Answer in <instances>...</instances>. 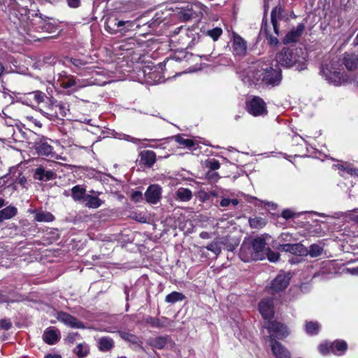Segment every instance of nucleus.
I'll use <instances>...</instances> for the list:
<instances>
[{
	"label": "nucleus",
	"instance_id": "7c9ffc66",
	"mask_svg": "<svg viewBox=\"0 0 358 358\" xmlns=\"http://www.w3.org/2000/svg\"><path fill=\"white\" fill-rule=\"evenodd\" d=\"M72 197L75 201L85 199V189L80 185H76L71 189Z\"/></svg>",
	"mask_w": 358,
	"mask_h": 358
},
{
	"label": "nucleus",
	"instance_id": "f03ea898",
	"mask_svg": "<svg viewBox=\"0 0 358 358\" xmlns=\"http://www.w3.org/2000/svg\"><path fill=\"white\" fill-rule=\"evenodd\" d=\"M266 243L263 238L257 237L252 241H244L241 247L240 257L243 262L262 260L266 258Z\"/></svg>",
	"mask_w": 358,
	"mask_h": 358
},
{
	"label": "nucleus",
	"instance_id": "393cba45",
	"mask_svg": "<svg viewBox=\"0 0 358 358\" xmlns=\"http://www.w3.org/2000/svg\"><path fill=\"white\" fill-rule=\"evenodd\" d=\"M99 349L102 352H107L114 347L113 340L108 336L101 337L99 339Z\"/></svg>",
	"mask_w": 358,
	"mask_h": 358
},
{
	"label": "nucleus",
	"instance_id": "13d9d810",
	"mask_svg": "<svg viewBox=\"0 0 358 358\" xmlns=\"http://www.w3.org/2000/svg\"><path fill=\"white\" fill-rule=\"evenodd\" d=\"M15 182L20 184L22 187H25V185L27 183V178L24 176L22 175V173H20L19 176L15 180Z\"/></svg>",
	"mask_w": 358,
	"mask_h": 358
},
{
	"label": "nucleus",
	"instance_id": "6e6d98bb",
	"mask_svg": "<svg viewBox=\"0 0 358 358\" xmlns=\"http://www.w3.org/2000/svg\"><path fill=\"white\" fill-rule=\"evenodd\" d=\"M67 5L72 8H77L81 5V0H66Z\"/></svg>",
	"mask_w": 358,
	"mask_h": 358
},
{
	"label": "nucleus",
	"instance_id": "9b49d317",
	"mask_svg": "<svg viewBox=\"0 0 358 358\" xmlns=\"http://www.w3.org/2000/svg\"><path fill=\"white\" fill-rule=\"evenodd\" d=\"M289 281V278L288 275L285 274H279L277 277L272 281L270 289L272 294L278 292L285 289Z\"/></svg>",
	"mask_w": 358,
	"mask_h": 358
},
{
	"label": "nucleus",
	"instance_id": "4468645a",
	"mask_svg": "<svg viewBox=\"0 0 358 358\" xmlns=\"http://www.w3.org/2000/svg\"><path fill=\"white\" fill-rule=\"evenodd\" d=\"M131 24H103L104 29L111 34L124 35Z\"/></svg>",
	"mask_w": 358,
	"mask_h": 358
},
{
	"label": "nucleus",
	"instance_id": "680f3d73",
	"mask_svg": "<svg viewBox=\"0 0 358 358\" xmlns=\"http://www.w3.org/2000/svg\"><path fill=\"white\" fill-rule=\"evenodd\" d=\"M231 205V199L227 198H223L220 201V206L222 207H227Z\"/></svg>",
	"mask_w": 358,
	"mask_h": 358
},
{
	"label": "nucleus",
	"instance_id": "864d4df0",
	"mask_svg": "<svg viewBox=\"0 0 358 358\" xmlns=\"http://www.w3.org/2000/svg\"><path fill=\"white\" fill-rule=\"evenodd\" d=\"M206 178L211 182H217L219 179V176L217 173L210 171L206 173Z\"/></svg>",
	"mask_w": 358,
	"mask_h": 358
},
{
	"label": "nucleus",
	"instance_id": "2eb2a0df",
	"mask_svg": "<svg viewBox=\"0 0 358 358\" xmlns=\"http://www.w3.org/2000/svg\"><path fill=\"white\" fill-rule=\"evenodd\" d=\"M271 22H278V21H289L294 17L292 14L289 15L285 13L280 6H276L271 11Z\"/></svg>",
	"mask_w": 358,
	"mask_h": 358
},
{
	"label": "nucleus",
	"instance_id": "a18cd8bd",
	"mask_svg": "<svg viewBox=\"0 0 358 358\" xmlns=\"http://www.w3.org/2000/svg\"><path fill=\"white\" fill-rule=\"evenodd\" d=\"M206 248L208 250L213 252L215 255H218L221 252V248L216 241L210 243Z\"/></svg>",
	"mask_w": 358,
	"mask_h": 358
},
{
	"label": "nucleus",
	"instance_id": "a878e982",
	"mask_svg": "<svg viewBox=\"0 0 358 358\" xmlns=\"http://www.w3.org/2000/svg\"><path fill=\"white\" fill-rule=\"evenodd\" d=\"M331 346L333 348L332 353L338 356L343 355L348 348V344L344 341H336L331 343Z\"/></svg>",
	"mask_w": 358,
	"mask_h": 358
},
{
	"label": "nucleus",
	"instance_id": "f3484780",
	"mask_svg": "<svg viewBox=\"0 0 358 358\" xmlns=\"http://www.w3.org/2000/svg\"><path fill=\"white\" fill-rule=\"evenodd\" d=\"M90 193L91 194H88L85 196L84 201L85 202V206L91 208H97L100 207L103 203V201L98 197V195H99L101 192L91 191Z\"/></svg>",
	"mask_w": 358,
	"mask_h": 358
},
{
	"label": "nucleus",
	"instance_id": "6ab92c4d",
	"mask_svg": "<svg viewBox=\"0 0 358 358\" xmlns=\"http://www.w3.org/2000/svg\"><path fill=\"white\" fill-rule=\"evenodd\" d=\"M304 30V26L300 24L296 29L289 31L282 40L283 43L288 44L298 41Z\"/></svg>",
	"mask_w": 358,
	"mask_h": 358
},
{
	"label": "nucleus",
	"instance_id": "f8f14e48",
	"mask_svg": "<svg viewBox=\"0 0 358 358\" xmlns=\"http://www.w3.org/2000/svg\"><path fill=\"white\" fill-rule=\"evenodd\" d=\"M36 150L37 152L41 155L47 157H52L56 159H62L59 155H55L52 152V147L48 143L46 140H41L36 144Z\"/></svg>",
	"mask_w": 358,
	"mask_h": 358
},
{
	"label": "nucleus",
	"instance_id": "ddd939ff",
	"mask_svg": "<svg viewBox=\"0 0 358 358\" xmlns=\"http://www.w3.org/2000/svg\"><path fill=\"white\" fill-rule=\"evenodd\" d=\"M55 177L56 173L54 171L47 170L42 166L37 167L34 171V178L40 181H48Z\"/></svg>",
	"mask_w": 358,
	"mask_h": 358
},
{
	"label": "nucleus",
	"instance_id": "7ed1b4c3",
	"mask_svg": "<svg viewBox=\"0 0 358 358\" xmlns=\"http://www.w3.org/2000/svg\"><path fill=\"white\" fill-rule=\"evenodd\" d=\"M277 62L285 67H292L296 64L302 66L306 61V54L301 48H283L276 56Z\"/></svg>",
	"mask_w": 358,
	"mask_h": 358
},
{
	"label": "nucleus",
	"instance_id": "a19ab883",
	"mask_svg": "<svg viewBox=\"0 0 358 358\" xmlns=\"http://www.w3.org/2000/svg\"><path fill=\"white\" fill-rule=\"evenodd\" d=\"M194 15L192 10L186 9L182 10L179 13V18L182 21H189L193 20V15Z\"/></svg>",
	"mask_w": 358,
	"mask_h": 358
},
{
	"label": "nucleus",
	"instance_id": "f257e3e1",
	"mask_svg": "<svg viewBox=\"0 0 358 358\" xmlns=\"http://www.w3.org/2000/svg\"><path fill=\"white\" fill-rule=\"evenodd\" d=\"M281 80L279 69L262 63H255L250 66L244 73L243 81L245 83L256 84L259 82L267 85H278Z\"/></svg>",
	"mask_w": 358,
	"mask_h": 358
},
{
	"label": "nucleus",
	"instance_id": "49530a36",
	"mask_svg": "<svg viewBox=\"0 0 358 358\" xmlns=\"http://www.w3.org/2000/svg\"><path fill=\"white\" fill-rule=\"evenodd\" d=\"M75 90L76 92L78 91V90L83 88V87H85L86 86H88L90 85V82L87 80H84V79H80V78H78V79H76L75 78Z\"/></svg>",
	"mask_w": 358,
	"mask_h": 358
},
{
	"label": "nucleus",
	"instance_id": "e2e57ef3",
	"mask_svg": "<svg viewBox=\"0 0 358 358\" xmlns=\"http://www.w3.org/2000/svg\"><path fill=\"white\" fill-rule=\"evenodd\" d=\"M29 120L35 126H36L38 127H42V124L38 120H37L36 119H34V117H29Z\"/></svg>",
	"mask_w": 358,
	"mask_h": 358
},
{
	"label": "nucleus",
	"instance_id": "423d86ee",
	"mask_svg": "<svg viewBox=\"0 0 358 358\" xmlns=\"http://www.w3.org/2000/svg\"><path fill=\"white\" fill-rule=\"evenodd\" d=\"M266 328L268 329L271 342L275 341V338L282 339L289 334L286 326L278 322H268Z\"/></svg>",
	"mask_w": 358,
	"mask_h": 358
},
{
	"label": "nucleus",
	"instance_id": "20e7f679",
	"mask_svg": "<svg viewBox=\"0 0 358 358\" xmlns=\"http://www.w3.org/2000/svg\"><path fill=\"white\" fill-rule=\"evenodd\" d=\"M320 73L325 77L327 80L333 83L334 85H340L346 82L343 74L334 67L330 68L328 66H322Z\"/></svg>",
	"mask_w": 358,
	"mask_h": 358
},
{
	"label": "nucleus",
	"instance_id": "09e8293b",
	"mask_svg": "<svg viewBox=\"0 0 358 358\" xmlns=\"http://www.w3.org/2000/svg\"><path fill=\"white\" fill-rule=\"evenodd\" d=\"M357 212H358V208L353 210H348L345 213V217L358 224V215H356Z\"/></svg>",
	"mask_w": 358,
	"mask_h": 358
},
{
	"label": "nucleus",
	"instance_id": "a211bd4d",
	"mask_svg": "<svg viewBox=\"0 0 358 358\" xmlns=\"http://www.w3.org/2000/svg\"><path fill=\"white\" fill-rule=\"evenodd\" d=\"M279 24H264V29L266 34V37L269 41V43L273 45H276L278 43V40L275 36H273L272 34V31H273L275 35H279Z\"/></svg>",
	"mask_w": 358,
	"mask_h": 358
},
{
	"label": "nucleus",
	"instance_id": "37998d69",
	"mask_svg": "<svg viewBox=\"0 0 358 358\" xmlns=\"http://www.w3.org/2000/svg\"><path fill=\"white\" fill-rule=\"evenodd\" d=\"M145 322L153 327L159 328L164 326V324L161 322L160 319L152 317H147L145 319Z\"/></svg>",
	"mask_w": 358,
	"mask_h": 358
},
{
	"label": "nucleus",
	"instance_id": "58836bf2",
	"mask_svg": "<svg viewBox=\"0 0 358 358\" xmlns=\"http://www.w3.org/2000/svg\"><path fill=\"white\" fill-rule=\"evenodd\" d=\"M150 344L153 348L162 349L166 344V338L164 337H157L151 340Z\"/></svg>",
	"mask_w": 358,
	"mask_h": 358
},
{
	"label": "nucleus",
	"instance_id": "e433bc0d",
	"mask_svg": "<svg viewBox=\"0 0 358 358\" xmlns=\"http://www.w3.org/2000/svg\"><path fill=\"white\" fill-rule=\"evenodd\" d=\"M323 247L319 244H312L308 250V254L312 257H317L323 252Z\"/></svg>",
	"mask_w": 358,
	"mask_h": 358
},
{
	"label": "nucleus",
	"instance_id": "b1692460",
	"mask_svg": "<svg viewBox=\"0 0 358 358\" xmlns=\"http://www.w3.org/2000/svg\"><path fill=\"white\" fill-rule=\"evenodd\" d=\"M280 249L285 252H289L294 255L301 254L303 252V246L301 244L286 243L280 245Z\"/></svg>",
	"mask_w": 358,
	"mask_h": 358
},
{
	"label": "nucleus",
	"instance_id": "4c0bfd02",
	"mask_svg": "<svg viewBox=\"0 0 358 358\" xmlns=\"http://www.w3.org/2000/svg\"><path fill=\"white\" fill-rule=\"evenodd\" d=\"M206 36H210L213 41H217L222 34V29L220 27H215L204 31Z\"/></svg>",
	"mask_w": 358,
	"mask_h": 358
},
{
	"label": "nucleus",
	"instance_id": "bb28decb",
	"mask_svg": "<svg viewBox=\"0 0 358 358\" xmlns=\"http://www.w3.org/2000/svg\"><path fill=\"white\" fill-rule=\"evenodd\" d=\"M39 27L43 31L52 34L50 36H44L45 38H54L60 32V29L57 24H42Z\"/></svg>",
	"mask_w": 358,
	"mask_h": 358
},
{
	"label": "nucleus",
	"instance_id": "412c9836",
	"mask_svg": "<svg viewBox=\"0 0 358 358\" xmlns=\"http://www.w3.org/2000/svg\"><path fill=\"white\" fill-rule=\"evenodd\" d=\"M343 64L346 69L352 71L358 68V55L355 53H345L343 57Z\"/></svg>",
	"mask_w": 358,
	"mask_h": 358
},
{
	"label": "nucleus",
	"instance_id": "5701e85b",
	"mask_svg": "<svg viewBox=\"0 0 358 358\" xmlns=\"http://www.w3.org/2000/svg\"><path fill=\"white\" fill-rule=\"evenodd\" d=\"M141 161L148 166H152L156 161V155L152 150H144L141 152Z\"/></svg>",
	"mask_w": 358,
	"mask_h": 358
},
{
	"label": "nucleus",
	"instance_id": "1a4fd4ad",
	"mask_svg": "<svg viewBox=\"0 0 358 358\" xmlns=\"http://www.w3.org/2000/svg\"><path fill=\"white\" fill-rule=\"evenodd\" d=\"M259 309L261 315L265 320H270L274 314L273 299H265L259 303Z\"/></svg>",
	"mask_w": 358,
	"mask_h": 358
},
{
	"label": "nucleus",
	"instance_id": "0eeeda50",
	"mask_svg": "<svg viewBox=\"0 0 358 358\" xmlns=\"http://www.w3.org/2000/svg\"><path fill=\"white\" fill-rule=\"evenodd\" d=\"M233 43L232 48L234 54L236 55L243 56L247 52L246 41L238 34L232 32Z\"/></svg>",
	"mask_w": 358,
	"mask_h": 358
},
{
	"label": "nucleus",
	"instance_id": "338daca9",
	"mask_svg": "<svg viewBox=\"0 0 358 358\" xmlns=\"http://www.w3.org/2000/svg\"><path fill=\"white\" fill-rule=\"evenodd\" d=\"M45 358H62V356L60 355H52V354H48L45 356Z\"/></svg>",
	"mask_w": 358,
	"mask_h": 358
},
{
	"label": "nucleus",
	"instance_id": "f704fd0d",
	"mask_svg": "<svg viewBox=\"0 0 358 358\" xmlns=\"http://www.w3.org/2000/svg\"><path fill=\"white\" fill-rule=\"evenodd\" d=\"M185 296L180 292H172L169 294L166 295L165 301L169 303H175L178 301H181L185 299Z\"/></svg>",
	"mask_w": 358,
	"mask_h": 358
},
{
	"label": "nucleus",
	"instance_id": "4d7b16f0",
	"mask_svg": "<svg viewBox=\"0 0 358 358\" xmlns=\"http://www.w3.org/2000/svg\"><path fill=\"white\" fill-rule=\"evenodd\" d=\"M71 62L75 66H77V67H83L87 64L86 62H85L80 59H77V58L71 59Z\"/></svg>",
	"mask_w": 358,
	"mask_h": 358
},
{
	"label": "nucleus",
	"instance_id": "dca6fc26",
	"mask_svg": "<svg viewBox=\"0 0 358 358\" xmlns=\"http://www.w3.org/2000/svg\"><path fill=\"white\" fill-rule=\"evenodd\" d=\"M271 351L276 358H292L289 351L278 341H272Z\"/></svg>",
	"mask_w": 358,
	"mask_h": 358
},
{
	"label": "nucleus",
	"instance_id": "2f4dec72",
	"mask_svg": "<svg viewBox=\"0 0 358 358\" xmlns=\"http://www.w3.org/2000/svg\"><path fill=\"white\" fill-rule=\"evenodd\" d=\"M249 224L252 228L261 229L266 226L267 220L262 217H255L249 219Z\"/></svg>",
	"mask_w": 358,
	"mask_h": 358
},
{
	"label": "nucleus",
	"instance_id": "8fccbe9b",
	"mask_svg": "<svg viewBox=\"0 0 358 358\" xmlns=\"http://www.w3.org/2000/svg\"><path fill=\"white\" fill-rule=\"evenodd\" d=\"M121 336L123 339L132 342V343H137V337L134 336V334L123 332L121 334Z\"/></svg>",
	"mask_w": 358,
	"mask_h": 358
},
{
	"label": "nucleus",
	"instance_id": "4be33fe9",
	"mask_svg": "<svg viewBox=\"0 0 358 358\" xmlns=\"http://www.w3.org/2000/svg\"><path fill=\"white\" fill-rule=\"evenodd\" d=\"M59 338L58 331L52 328L47 329L43 335V341L49 345L56 343L59 341Z\"/></svg>",
	"mask_w": 358,
	"mask_h": 358
},
{
	"label": "nucleus",
	"instance_id": "69168bd1",
	"mask_svg": "<svg viewBox=\"0 0 358 358\" xmlns=\"http://www.w3.org/2000/svg\"><path fill=\"white\" fill-rule=\"evenodd\" d=\"M40 112L45 116L46 117H55L56 116V115L53 114V113H48V112H45L43 111L42 109H40Z\"/></svg>",
	"mask_w": 358,
	"mask_h": 358
},
{
	"label": "nucleus",
	"instance_id": "c9c22d12",
	"mask_svg": "<svg viewBox=\"0 0 358 358\" xmlns=\"http://www.w3.org/2000/svg\"><path fill=\"white\" fill-rule=\"evenodd\" d=\"M35 220L37 222H51L54 220V216L49 212L40 211L36 213Z\"/></svg>",
	"mask_w": 358,
	"mask_h": 358
},
{
	"label": "nucleus",
	"instance_id": "0e129e2a",
	"mask_svg": "<svg viewBox=\"0 0 358 358\" xmlns=\"http://www.w3.org/2000/svg\"><path fill=\"white\" fill-rule=\"evenodd\" d=\"M272 0H264V14L267 12L268 8H269V3Z\"/></svg>",
	"mask_w": 358,
	"mask_h": 358
},
{
	"label": "nucleus",
	"instance_id": "9d476101",
	"mask_svg": "<svg viewBox=\"0 0 358 358\" xmlns=\"http://www.w3.org/2000/svg\"><path fill=\"white\" fill-rule=\"evenodd\" d=\"M161 196L162 188L158 185H150L145 193L146 201L152 204L158 203L161 199Z\"/></svg>",
	"mask_w": 358,
	"mask_h": 358
},
{
	"label": "nucleus",
	"instance_id": "aec40b11",
	"mask_svg": "<svg viewBox=\"0 0 358 358\" xmlns=\"http://www.w3.org/2000/svg\"><path fill=\"white\" fill-rule=\"evenodd\" d=\"M45 97L46 96L43 92L34 91L27 94L26 101H27L28 105L33 106L43 102Z\"/></svg>",
	"mask_w": 358,
	"mask_h": 358
},
{
	"label": "nucleus",
	"instance_id": "bf43d9fd",
	"mask_svg": "<svg viewBox=\"0 0 358 358\" xmlns=\"http://www.w3.org/2000/svg\"><path fill=\"white\" fill-rule=\"evenodd\" d=\"M142 196H143V194L141 192L136 191L132 193L131 198L134 201H135L136 202H138L142 199Z\"/></svg>",
	"mask_w": 358,
	"mask_h": 358
},
{
	"label": "nucleus",
	"instance_id": "79ce46f5",
	"mask_svg": "<svg viewBox=\"0 0 358 358\" xmlns=\"http://www.w3.org/2000/svg\"><path fill=\"white\" fill-rule=\"evenodd\" d=\"M331 345V343H324L319 345L318 350L322 355H326L329 352H332L333 348Z\"/></svg>",
	"mask_w": 358,
	"mask_h": 358
},
{
	"label": "nucleus",
	"instance_id": "774afa93",
	"mask_svg": "<svg viewBox=\"0 0 358 358\" xmlns=\"http://www.w3.org/2000/svg\"><path fill=\"white\" fill-rule=\"evenodd\" d=\"M352 82L354 83L355 86L358 88V75L356 76L352 80Z\"/></svg>",
	"mask_w": 358,
	"mask_h": 358
},
{
	"label": "nucleus",
	"instance_id": "603ef678",
	"mask_svg": "<svg viewBox=\"0 0 358 358\" xmlns=\"http://www.w3.org/2000/svg\"><path fill=\"white\" fill-rule=\"evenodd\" d=\"M20 26L17 27V29H18V31L20 34L22 35H24V33L22 31V30H23L24 31H26L27 34H29V35H31V34L29 33V31H30V24H23V23H21V24H19Z\"/></svg>",
	"mask_w": 358,
	"mask_h": 358
},
{
	"label": "nucleus",
	"instance_id": "39448f33",
	"mask_svg": "<svg viewBox=\"0 0 358 358\" xmlns=\"http://www.w3.org/2000/svg\"><path fill=\"white\" fill-rule=\"evenodd\" d=\"M247 110L253 116L264 115L267 113L266 103L258 96H254L247 102Z\"/></svg>",
	"mask_w": 358,
	"mask_h": 358
},
{
	"label": "nucleus",
	"instance_id": "6e6552de",
	"mask_svg": "<svg viewBox=\"0 0 358 358\" xmlns=\"http://www.w3.org/2000/svg\"><path fill=\"white\" fill-rule=\"evenodd\" d=\"M57 319L71 328L83 329L85 327L82 322H79L76 318L62 311L57 313Z\"/></svg>",
	"mask_w": 358,
	"mask_h": 358
},
{
	"label": "nucleus",
	"instance_id": "5fc2aeb1",
	"mask_svg": "<svg viewBox=\"0 0 358 358\" xmlns=\"http://www.w3.org/2000/svg\"><path fill=\"white\" fill-rule=\"evenodd\" d=\"M12 324L10 322L6 319H2L0 320V328L8 330L11 327Z\"/></svg>",
	"mask_w": 358,
	"mask_h": 358
},
{
	"label": "nucleus",
	"instance_id": "c756f323",
	"mask_svg": "<svg viewBox=\"0 0 358 358\" xmlns=\"http://www.w3.org/2000/svg\"><path fill=\"white\" fill-rule=\"evenodd\" d=\"M336 166L341 171L340 175L343 177L345 174L350 176H358V169L352 167L350 164H337Z\"/></svg>",
	"mask_w": 358,
	"mask_h": 358
},
{
	"label": "nucleus",
	"instance_id": "72a5a7b5",
	"mask_svg": "<svg viewBox=\"0 0 358 358\" xmlns=\"http://www.w3.org/2000/svg\"><path fill=\"white\" fill-rule=\"evenodd\" d=\"M73 352L79 358H83L89 354L90 349L87 344L80 343L74 348Z\"/></svg>",
	"mask_w": 358,
	"mask_h": 358
},
{
	"label": "nucleus",
	"instance_id": "c85d7f7f",
	"mask_svg": "<svg viewBox=\"0 0 358 358\" xmlns=\"http://www.w3.org/2000/svg\"><path fill=\"white\" fill-rule=\"evenodd\" d=\"M17 210L15 207L9 206L0 210V222L16 215Z\"/></svg>",
	"mask_w": 358,
	"mask_h": 358
},
{
	"label": "nucleus",
	"instance_id": "c03bdc74",
	"mask_svg": "<svg viewBox=\"0 0 358 358\" xmlns=\"http://www.w3.org/2000/svg\"><path fill=\"white\" fill-rule=\"evenodd\" d=\"M176 141L182 145L187 148H191L194 145V143L192 139L184 138L180 136H176Z\"/></svg>",
	"mask_w": 358,
	"mask_h": 358
},
{
	"label": "nucleus",
	"instance_id": "473e14b6",
	"mask_svg": "<svg viewBox=\"0 0 358 358\" xmlns=\"http://www.w3.org/2000/svg\"><path fill=\"white\" fill-rule=\"evenodd\" d=\"M75 83V78L72 76H67L60 80V85L63 88L71 89L73 92H76Z\"/></svg>",
	"mask_w": 358,
	"mask_h": 358
},
{
	"label": "nucleus",
	"instance_id": "ea45409f",
	"mask_svg": "<svg viewBox=\"0 0 358 358\" xmlns=\"http://www.w3.org/2000/svg\"><path fill=\"white\" fill-rule=\"evenodd\" d=\"M320 329V325L317 322H308L306 325V330L308 334H317Z\"/></svg>",
	"mask_w": 358,
	"mask_h": 358
},
{
	"label": "nucleus",
	"instance_id": "de8ad7c7",
	"mask_svg": "<svg viewBox=\"0 0 358 358\" xmlns=\"http://www.w3.org/2000/svg\"><path fill=\"white\" fill-rule=\"evenodd\" d=\"M266 257L271 262H276L279 259V254L271 250L268 248L266 249Z\"/></svg>",
	"mask_w": 358,
	"mask_h": 358
},
{
	"label": "nucleus",
	"instance_id": "cd10ccee",
	"mask_svg": "<svg viewBox=\"0 0 358 358\" xmlns=\"http://www.w3.org/2000/svg\"><path fill=\"white\" fill-rule=\"evenodd\" d=\"M176 198L181 201H189L192 198V191L187 188L180 187L176 192Z\"/></svg>",
	"mask_w": 358,
	"mask_h": 358
},
{
	"label": "nucleus",
	"instance_id": "3c124183",
	"mask_svg": "<svg viewBox=\"0 0 358 358\" xmlns=\"http://www.w3.org/2000/svg\"><path fill=\"white\" fill-rule=\"evenodd\" d=\"M206 166L210 168V171H213L220 168V164L218 161H217L215 159H211V160L207 162Z\"/></svg>",
	"mask_w": 358,
	"mask_h": 358
},
{
	"label": "nucleus",
	"instance_id": "052dcab7",
	"mask_svg": "<svg viewBox=\"0 0 358 358\" xmlns=\"http://www.w3.org/2000/svg\"><path fill=\"white\" fill-rule=\"evenodd\" d=\"M282 216L287 220L292 218L294 216V213L290 210L285 209L282 212Z\"/></svg>",
	"mask_w": 358,
	"mask_h": 358
}]
</instances>
